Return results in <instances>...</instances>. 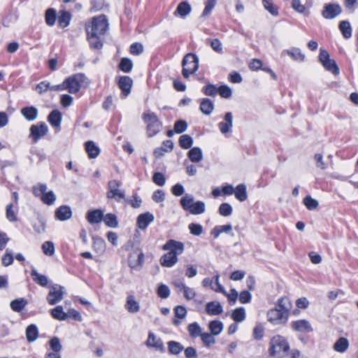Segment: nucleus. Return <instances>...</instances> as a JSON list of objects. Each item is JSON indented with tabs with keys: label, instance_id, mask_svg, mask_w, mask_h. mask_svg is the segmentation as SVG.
<instances>
[{
	"label": "nucleus",
	"instance_id": "1",
	"mask_svg": "<svg viewBox=\"0 0 358 358\" xmlns=\"http://www.w3.org/2000/svg\"><path fill=\"white\" fill-rule=\"evenodd\" d=\"M89 84L87 78L84 73H78L66 78L62 84L53 85L52 91L67 90L71 94H76L81 87H86Z\"/></svg>",
	"mask_w": 358,
	"mask_h": 358
},
{
	"label": "nucleus",
	"instance_id": "2",
	"mask_svg": "<svg viewBox=\"0 0 358 358\" xmlns=\"http://www.w3.org/2000/svg\"><path fill=\"white\" fill-rule=\"evenodd\" d=\"M290 350L287 338L281 335L273 336L269 342L268 353L271 357L282 358Z\"/></svg>",
	"mask_w": 358,
	"mask_h": 358
},
{
	"label": "nucleus",
	"instance_id": "3",
	"mask_svg": "<svg viewBox=\"0 0 358 358\" xmlns=\"http://www.w3.org/2000/svg\"><path fill=\"white\" fill-rule=\"evenodd\" d=\"M108 28V19L104 15L93 17L90 22L85 24L87 34H92L94 36L103 35Z\"/></svg>",
	"mask_w": 358,
	"mask_h": 358
},
{
	"label": "nucleus",
	"instance_id": "4",
	"mask_svg": "<svg viewBox=\"0 0 358 358\" xmlns=\"http://www.w3.org/2000/svg\"><path fill=\"white\" fill-rule=\"evenodd\" d=\"M180 204L184 210L189 211L192 215H201L206 210L205 203L202 201L194 202V196L189 194L180 199Z\"/></svg>",
	"mask_w": 358,
	"mask_h": 358
},
{
	"label": "nucleus",
	"instance_id": "5",
	"mask_svg": "<svg viewBox=\"0 0 358 358\" xmlns=\"http://www.w3.org/2000/svg\"><path fill=\"white\" fill-rule=\"evenodd\" d=\"M142 120L146 124L147 134L149 137H153L160 132L162 123L154 112H144Z\"/></svg>",
	"mask_w": 358,
	"mask_h": 358
},
{
	"label": "nucleus",
	"instance_id": "6",
	"mask_svg": "<svg viewBox=\"0 0 358 358\" xmlns=\"http://www.w3.org/2000/svg\"><path fill=\"white\" fill-rule=\"evenodd\" d=\"M182 74L185 78H188L191 74H194L199 69V57L195 53H187L182 61Z\"/></svg>",
	"mask_w": 358,
	"mask_h": 358
},
{
	"label": "nucleus",
	"instance_id": "7",
	"mask_svg": "<svg viewBox=\"0 0 358 358\" xmlns=\"http://www.w3.org/2000/svg\"><path fill=\"white\" fill-rule=\"evenodd\" d=\"M46 190L47 185L41 183L38 187H33V194L35 196L40 197L45 204L51 206L55 203L56 196L52 191L46 192Z\"/></svg>",
	"mask_w": 358,
	"mask_h": 358
},
{
	"label": "nucleus",
	"instance_id": "8",
	"mask_svg": "<svg viewBox=\"0 0 358 358\" xmlns=\"http://www.w3.org/2000/svg\"><path fill=\"white\" fill-rule=\"evenodd\" d=\"M145 255L141 250H135L130 252L128 255V266L132 270L140 271L144 264Z\"/></svg>",
	"mask_w": 358,
	"mask_h": 358
},
{
	"label": "nucleus",
	"instance_id": "9",
	"mask_svg": "<svg viewBox=\"0 0 358 358\" xmlns=\"http://www.w3.org/2000/svg\"><path fill=\"white\" fill-rule=\"evenodd\" d=\"M319 61L327 71L334 75H338L340 73L336 61L330 58V55L326 50L320 49Z\"/></svg>",
	"mask_w": 358,
	"mask_h": 358
},
{
	"label": "nucleus",
	"instance_id": "10",
	"mask_svg": "<svg viewBox=\"0 0 358 358\" xmlns=\"http://www.w3.org/2000/svg\"><path fill=\"white\" fill-rule=\"evenodd\" d=\"M268 321L273 324H284L287 323L289 314L278 308L270 309L267 313Z\"/></svg>",
	"mask_w": 358,
	"mask_h": 358
},
{
	"label": "nucleus",
	"instance_id": "11",
	"mask_svg": "<svg viewBox=\"0 0 358 358\" xmlns=\"http://www.w3.org/2000/svg\"><path fill=\"white\" fill-rule=\"evenodd\" d=\"M115 82L117 87L121 90L122 97H127L131 92L133 86L132 78L128 76H120L115 78Z\"/></svg>",
	"mask_w": 358,
	"mask_h": 358
},
{
	"label": "nucleus",
	"instance_id": "12",
	"mask_svg": "<svg viewBox=\"0 0 358 358\" xmlns=\"http://www.w3.org/2000/svg\"><path fill=\"white\" fill-rule=\"evenodd\" d=\"M342 13L341 6L337 3H325L322 10V16L327 20L336 18Z\"/></svg>",
	"mask_w": 358,
	"mask_h": 358
},
{
	"label": "nucleus",
	"instance_id": "13",
	"mask_svg": "<svg viewBox=\"0 0 358 358\" xmlns=\"http://www.w3.org/2000/svg\"><path fill=\"white\" fill-rule=\"evenodd\" d=\"M64 287L54 285L47 296V301L50 305H55L62 300L64 292L63 291Z\"/></svg>",
	"mask_w": 358,
	"mask_h": 358
},
{
	"label": "nucleus",
	"instance_id": "14",
	"mask_svg": "<svg viewBox=\"0 0 358 358\" xmlns=\"http://www.w3.org/2000/svg\"><path fill=\"white\" fill-rule=\"evenodd\" d=\"M29 130L30 137L32 138L34 143H37L41 137L47 134L48 131V127L45 122H41L37 124L31 125Z\"/></svg>",
	"mask_w": 358,
	"mask_h": 358
},
{
	"label": "nucleus",
	"instance_id": "15",
	"mask_svg": "<svg viewBox=\"0 0 358 358\" xmlns=\"http://www.w3.org/2000/svg\"><path fill=\"white\" fill-rule=\"evenodd\" d=\"M162 250L176 254L178 256L183 253L185 250V245L180 241H176L174 239L168 240L164 245L162 246Z\"/></svg>",
	"mask_w": 358,
	"mask_h": 358
},
{
	"label": "nucleus",
	"instance_id": "16",
	"mask_svg": "<svg viewBox=\"0 0 358 358\" xmlns=\"http://www.w3.org/2000/svg\"><path fill=\"white\" fill-rule=\"evenodd\" d=\"M145 345L147 347L153 348L162 353L166 351L162 340L160 338H157L155 334L151 331L148 334Z\"/></svg>",
	"mask_w": 358,
	"mask_h": 358
},
{
	"label": "nucleus",
	"instance_id": "17",
	"mask_svg": "<svg viewBox=\"0 0 358 358\" xmlns=\"http://www.w3.org/2000/svg\"><path fill=\"white\" fill-rule=\"evenodd\" d=\"M290 326L294 331L301 333H310L313 331L309 321L305 319L293 321Z\"/></svg>",
	"mask_w": 358,
	"mask_h": 358
},
{
	"label": "nucleus",
	"instance_id": "18",
	"mask_svg": "<svg viewBox=\"0 0 358 358\" xmlns=\"http://www.w3.org/2000/svg\"><path fill=\"white\" fill-rule=\"evenodd\" d=\"M233 127V115L231 112H227L224 115V120L218 123V128L222 134H227L231 131Z\"/></svg>",
	"mask_w": 358,
	"mask_h": 358
},
{
	"label": "nucleus",
	"instance_id": "19",
	"mask_svg": "<svg viewBox=\"0 0 358 358\" xmlns=\"http://www.w3.org/2000/svg\"><path fill=\"white\" fill-rule=\"evenodd\" d=\"M155 220L153 214L146 212L138 215L136 220V224L141 229H145L149 224Z\"/></svg>",
	"mask_w": 358,
	"mask_h": 358
},
{
	"label": "nucleus",
	"instance_id": "20",
	"mask_svg": "<svg viewBox=\"0 0 358 358\" xmlns=\"http://www.w3.org/2000/svg\"><path fill=\"white\" fill-rule=\"evenodd\" d=\"M206 313L209 315H219L223 312V307L220 302L213 301L206 303L205 306Z\"/></svg>",
	"mask_w": 358,
	"mask_h": 358
},
{
	"label": "nucleus",
	"instance_id": "21",
	"mask_svg": "<svg viewBox=\"0 0 358 358\" xmlns=\"http://www.w3.org/2000/svg\"><path fill=\"white\" fill-rule=\"evenodd\" d=\"M86 219L91 224L100 223L103 219V213L100 209L88 210L86 213Z\"/></svg>",
	"mask_w": 358,
	"mask_h": 358
},
{
	"label": "nucleus",
	"instance_id": "22",
	"mask_svg": "<svg viewBox=\"0 0 358 358\" xmlns=\"http://www.w3.org/2000/svg\"><path fill=\"white\" fill-rule=\"evenodd\" d=\"M55 217L59 221H66L72 217V210L69 206H62L56 209Z\"/></svg>",
	"mask_w": 358,
	"mask_h": 358
},
{
	"label": "nucleus",
	"instance_id": "23",
	"mask_svg": "<svg viewBox=\"0 0 358 358\" xmlns=\"http://www.w3.org/2000/svg\"><path fill=\"white\" fill-rule=\"evenodd\" d=\"M214 102L209 98H202L199 101V110L206 115H210L214 110Z\"/></svg>",
	"mask_w": 358,
	"mask_h": 358
},
{
	"label": "nucleus",
	"instance_id": "24",
	"mask_svg": "<svg viewBox=\"0 0 358 358\" xmlns=\"http://www.w3.org/2000/svg\"><path fill=\"white\" fill-rule=\"evenodd\" d=\"M191 5L187 1H183L178 3L173 15L175 16H180L182 18H185L191 13Z\"/></svg>",
	"mask_w": 358,
	"mask_h": 358
},
{
	"label": "nucleus",
	"instance_id": "25",
	"mask_svg": "<svg viewBox=\"0 0 358 358\" xmlns=\"http://www.w3.org/2000/svg\"><path fill=\"white\" fill-rule=\"evenodd\" d=\"M178 260V258L176 254L168 252L161 257L159 262L162 266L171 268L177 263Z\"/></svg>",
	"mask_w": 358,
	"mask_h": 358
},
{
	"label": "nucleus",
	"instance_id": "26",
	"mask_svg": "<svg viewBox=\"0 0 358 358\" xmlns=\"http://www.w3.org/2000/svg\"><path fill=\"white\" fill-rule=\"evenodd\" d=\"M287 54L293 60L299 62H304L305 55L301 52V50L299 48H291L289 49L282 50L281 55Z\"/></svg>",
	"mask_w": 358,
	"mask_h": 358
},
{
	"label": "nucleus",
	"instance_id": "27",
	"mask_svg": "<svg viewBox=\"0 0 358 358\" xmlns=\"http://www.w3.org/2000/svg\"><path fill=\"white\" fill-rule=\"evenodd\" d=\"M22 115L29 122L34 121L38 117V109L35 106H26L20 110Z\"/></svg>",
	"mask_w": 358,
	"mask_h": 358
},
{
	"label": "nucleus",
	"instance_id": "28",
	"mask_svg": "<svg viewBox=\"0 0 358 358\" xmlns=\"http://www.w3.org/2000/svg\"><path fill=\"white\" fill-rule=\"evenodd\" d=\"M187 157L192 163H199L203 159V152L199 147L189 148Z\"/></svg>",
	"mask_w": 358,
	"mask_h": 358
},
{
	"label": "nucleus",
	"instance_id": "29",
	"mask_svg": "<svg viewBox=\"0 0 358 358\" xmlns=\"http://www.w3.org/2000/svg\"><path fill=\"white\" fill-rule=\"evenodd\" d=\"M62 120V113L59 110L55 109L48 116V121L55 128L59 127Z\"/></svg>",
	"mask_w": 358,
	"mask_h": 358
},
{
	"label": "nucleus",
	"instance_id": "30",
	"mask_svg": "<svg viewBox=\"0 0 358 358\" xmlns=\"http://www.w3.org/2000/svg\"><path fill=\"white\" fill-rule=\"evenodd\" d=\"M134 63L129 57H122L117 64L118 70L124 73H129L132 71Z\"/></svg>",
	"mask_w": 358,
	"mask_h": 358
},
{
	"label": "nucleus",
	"instance_id": "31",
	"mask_svg": "<svg viewBox=\"0 0 358 358\" xmlns=\"http://www.w3.org/2000/svg\"><path fill=\"white\" fill-rule=\"evenodd\" d=\"M85 147L88 157L90 159L96 158L100 153L99 148L92 141L85 142Z\"/></svg>",
	"mask_w": 358,
	"mask_h": 358
},
{
	"label": "nucleus",
	"instance_id": "32",
	"mask_svg": "<svg viewBox=\"0 0 358 358\" xmlns=\"http://www.w3.org/2000/svg\"><path fill=\"white\" fill-rule=\"evenodd\" d=\"M31 276L33 280L42 287H46L48 284V279L46 275L38 273L34 267L31 268Z\"/></svg>",
	"mask_w": 358,
	"mask_h": 358
},
{
	"label": "nucleus",
	"instance_id": "33",
	"mask_svg": "<svg viewBox=\"0 0 358 358\" xmlns=\"http://www.w3.org/2000/svg\"><path fill=\"white\" fill-rule=\"evenodd\" d=\"M125 308L130 313H136L140 310V305L135 299L134 296L129 295L127 297Z\"/></svg>",
	"mask_w": 358,
	"mask_h": 358
},
{
	"label": "nucleus",
	"instance_id": "34",
	"mask_svg": "<svg viewBox=\"0 0 358 358\" xmlns=\"http://www.w3.org/2000/svg\"><path fill=\"white\" fill-rule=\"evenodd\" d=\"M349 341L345 337H339L333 345V349L337 352L343 353L349 348Z\"/></svg>",
	"mask_w": 358,
	"mask_h": 358
},
{
	"label": "nucleus",
	"instance_id": "35",
	"mask_svg": "<svg viewBox=\"0 0 358 358\" xmlns=\"http://www.w3.org/2000/svg\"><path fill=\"white\" fill-rule=\"evenodd\" d=\"M232 230V226L231 224H227L224 225H216L213 229L210 231V235L214 237V238H217L222 233L228 234Z\"/></svg>",
	"mask_w": 358,
	"mask_h": 358
},
{
	"label": "nucleus",
	"instance_id": "36",
	"mask_svg": "<svg viewBox=\"0 0 358 358\" xmlns=\"http://www.w3.org/2000/svg\"><path fill=\"white\" fill-rule=\"evenodd\" d=\"M234 189L235 192L234 194L237 200L243 202L248 199L247 187L245 184L241 183L238 185Z\"/></svg>",
	"mask_w": 358,
	"mask_h": 358
},
{
	"label": "nucleus",
	"instance_id": "37",
	"mask_svg": "<svg viewBox=\"0 0 358 358\" xmlns=\"http://www.w3.org/2000/svg\"><path fill=\"white\" fill-rule=\"evenodd\" d=\"M338 29L341 32L343 36L345 39H348L351 38L352 33V29L351 27V24L349 21L348 20H342L339 22L338 24Z\"/></svg>",
	"mask_w": 358,
	"mask_h": 358
},
{
	"label": "nucleus",
	"instance_id": "38",
	"mask_svg": "<svg viewBox=\"0 0 358 358\" xmlns=\"http://www.w3.org/2000/svg\"><path fill=\"white\" fill-rule=\"evenodd\" d=\"M208 329L210 333H211L213 335L218 336L222 331L224 329V324L220 320H211L208 323Z\"/></svg>",
	"mask_w": 358,
	"mask_h": 358
},
{
	"label": "nucleus",
	"instance_id": "39",
	"mask_svg": "<svg viewBox=\"0 0 358 358\" xmlns=\"http://www.w3.org/2000/svg\"><path fill=\"white\" fill-rule=\"evenodd\" d=\"M26 338L29 343L35 341L38 336V331L36 324H30L26 329Z\"/></svg>",
	"mask_w": 358,
	"mask_h": 358
},
{
	"label": "nucleus",
	"instance_id": "40",
	"mask_svg": "<svg viewBox=\"0 0 358 358\" xmlns=\"http://www.w3.org/2000/svg\"><path fill=\"white\" fill-rule=\"evenodd\" d=\"M167 347L169 352L173 355H178L184 350V346L180 342L175 341H169Z\"/></svg>",
	"mask_w": 358,
	"mask_h": 358
},
{
	"label": "nucleus",
	"instance_id": "41",
	"mask_svg": "<svg viewBox=\"0 0 358 358\" xmlns=\"http://www.w3.org/2000/svg\"><path fill=\"white\" fill-rule=\"evenodd\" d=\"M187 331L189 336L193 338L201 337V335L203 334L201 327L196 322L189 324L187 326Z\"/></svg>",
	"mask_w": 358,
	"mask_h": 358
},
{
	"label": "nucleus",
	"instance_id": "42",
	"mask_svg": "<svg viewBox=\"0 0 358 358\" xmlns=\"http://www.w3.org/2000/svg\"><path fill=\"white\" fill-rule=\"evenodd\" d=\"M27 301L24 298H18L11 301L10 308L17 313L21 312L27 306Z\"/></svg>",
	"mask_w": 358,
	"mask_h": 358
},
{
	"label": "nucleus",
	"instance_id": "43",
	"mask_svg": "<svg viewBox=\"0 0 358 358\" xmlns=\"http://www.w3.org/2000/svg\"><path fill=\"white\" fill-rule=\"evenodd\" d=\"M120 185V181L113 180V199L117 202H121L125 199L124 191L118 189Z\"/></svg>",
	"mask_w": 358,
	"mask_h": 358
},
{
	"label": "nucleus",
	"instance_id": "44",
	"mask_svg": "<svg viewBox=\"0 0 358 358\" xmlns=\"http://www.w3.org/2000/svg\"><path fill=\"white\" fill-rule=\"evenodd\" d=\"M245 310L243 307H238L235 308L231 315V319L237 323H240L245 319Z\"/></svg>",
	"mask_w": 358,
	"mask_h": 358
},
{
	"label": "nucleus",
	"instance_id": "45",
	"mask_svg": "<svg viewBox=\"0 0 358 358\" xmlns=\"http://www.w3.org/2000/svg\"><path fill=\"white\" fill-rule=\"evenodd\" d=\"M178 143L181 148L188 150L192 148L194 143V140L190 135L183 134L180 136Z\"/></svg>",
	"mask_w": 358,
	"mask_h": 358
},
{
	"label": "nucleus",
	"instance_id": "46",
	"mask_svg": "<svg viewBox=\"0 0 358 358\" xmlns=\"http://www.w3.org/2000/svg\"><path fill=\"white\" fill-rule=\"evenodd\" d=\"M71 20V15L69 11L63 10L60 13L58 17V25L61 28H65L69 26Z\"/></svg>",
	"mask_w": 358,
	"mask_h": 358
},
{
	"label": "nucleus",
	"instance_id": "47",
	"mask_svg": "<svg viewBox=\"0 0 358 358\" xmlns=\"http://www.w3.org/2000/svg\"><path fill=\"white\" fill-rule=\"evenodd\" d=\"M218 87L212 83H208L201 88V92L208 96L215 97L217 94Z\"/></svg>",
	"mask_w": 358,
	"mask_h": 358
},
{
	"label": "nucleus",
	"instance_id": "48",
	"mask_svg": "<svg viewBox=\"0 0 358 358\" xmlns=\"http://www.w3.org/2000/svg\"><path fill=\"white\" fill-rule=\"evenodd\" d=\"M87 36L92 48L99 50L102 48L103 43L101 40V36H94L92 34H87Z\"/></svg>",
	"mask_w": 358,
	"mask_h": 358
},
{
	"label": "nucleus",
	"instance_id": "49",
	"mask_svg": "<svg viewBox=\"0 0 358 358\" xmlns=\"http://www.w3.org/2000/svg\"><path fill=\"white\" fill-rule=\"evenodd\" d=\"M45 22L48 26H53L57 19V13L54 8H48L45 15Z\"/></svg>",
	"mask_w": 358,
	"mask_h": 358
},
{
	"label": "nucleus",
	"instance_id": "50",
	"mask_svg": "<svg viewBox=\"0 0 358 358\" xmlns=\"http://www.w3.org/2000/svg\"><path fill=\"white\" fill-rule=\"evenodd\" d=\"M66 313L64 312L63 308L61 306H57L51 310V315L52 317L60 321L66 320Z\"/></svg>",
	"mask_w": 358,
	"mask_h": 358
},
{
	"label": "nucleus",
	"instance_id": "51",
	"mask_svg": "<svg viewBox=\"0 0 358 358\" xmlns=\"http://www.w3.org/2000/svg\"><path fill=\"white\" fill-rule=\"evenodd\" d=\"M262 4L264 8L273 16H278L279 15L278 8L273 4L272 0H262Z\"/></svg>",
	"mask_w": 358,
	"mask_h": 358
},
{
	"label": "nucleus",
	"instance_id": "52",
	"mask_svg": "<svg viewBox=\"0 0 358 358\" xmlns=\"http://www.w3.org/2000/svg\"><path fill=\"white\" fill-rule=\"evenodd\" d=\"M303 203L309 210H313L319 206V202L316 199L312 198L310 195H307L303 199Z\"/></svg>",
	"mask_w": 358,
	"mask_h": 358
},
{
	"label": "nucleus",
	"instance_id": "53",
	"mask_svg": "<svg viewBox=\"0 0 358 358\" xmlns=\"http://www.w3.org/2000/svg\"><path fill=\"white\" fill-rule=\"evenodd\" d=\"M232 212L233 208L229 203H222L219 206L218 213L223 217H228L231 215Z\"/></svg>",
	"mask_w": 358,
	"mask_h": 358
},
{
	"label": "nucleus",
	"instance_id": "54",
	"mask_svg": "<svg viewBox=\"0 0 358 358\" xmlns=\"http://www.w3.org/2000/svg\"><path fill=\"white\" fill-rule=\"evenodd\" d=\"M188 127L187 122L184 120H178L175 122L173 129L176 134H180L185 132Z\"/></svg>",
	"mask_w": 358,
	"mask_h": 358
},
{
	"label": "nucleus",
	"instance_id": "55",
	"mask_svg": "<svg viewBox=\"0 0 358 358\" xmlns=\"http://www.w3.org/2000/svg\"><path fill=\"white\" fill-rule=\"evenodd\" d=\"M157 294L161 299H166L170 296L171 291L166 285L161 283L157 289Z\"/></svg>",
	"mask_w": 358,
	"mask_h": 358
},
{
	"label": "nucleus",
	"instance_id": "56",
	"mask_svg": "<svg viewBox=\"0 0 358 358\" xmlns=\"http://www.w3.org/2000/svg\"><path fill=\"white\" fill-rule=\"evenodd\" d=\"M217 94L222 98L229 99L232 95V90L227 85L223 84L218 87Z\"/></svg>",
	"mask_w": 358,
	"mask_h": 358
},
{
	"label": "nucleus",
	"instance_id": "57",
	"mask_svg": "<svg viewBox=\"0 0 358 358\" xmlns=\"http://www.w3.org/2000/svg\"><path fill=\"white\" fill-rule=\"evenodd\" d=\"M264 335V327L262 323H258L253 329L252 336L257 341H260Z\"/></svg>",
	"mask_w": 358,
	"mask_h": 358
},
{
	"label": "nucleus",
	"instance_id": "58",
	"mask_svg": "<svg viewBox=\"0 0 358 358\" xmlns=\"http://www.w3.org/2000/svg\"><path fill=\"white\" fill-rule=\"evenodd\" d=\"M277 308L279 310H282L283 311H286L289 313V308L291 307V303L289 301V298L287 297H281L278 300Z\"/></svg>",
	"mask_w": 358,
	"mask_h": 358
},
{
	"label": "nucleus",
	"instance_id": "59",
	"mask_svg": "<svg viewBox=\"0 0 358 358\" xmlns=\"http://www.w3.org/2000/svg\"><path fill=\"white\" fill-rule=\"evenodd\" d=\"M214 336L211 333L204 332L201 335V340L203 345L208 348L215 343Z\"/></svg>",
	"mask_w": 358,
	"mask_h": 358
},
{
	"label": "nucleus",
	"instance_id": "60",
	"mask_svg": "<svg viewBox=\"0 0 358 358\" xmlns=\"http://www.w3.org/2000/svg\"><path fill=\"white\" fill-rule=\"evenodd\" d=\"M143 45L139 42L133 43L129 47V52L132 55L138 56L143 52Z\"/></svg>",
	"mask_w": 358,
	"mask_h": 358
},
{
	"label": "nucleus",
	"instance_id": "61",
	"mask_svg": "<svg viewBox=\"0 0 358 358\" xmlns=\"http://www.w3.org/2000/svg\"><path fill=\"white\" fill-rule=\"evenodd\" d=\"M50 349L52 352H56L60 353L62 350V345L61 344L60 340L58 337H53L49 341Z\"/></svg>",
	"mask_w": 358,
	"mask_h": 358
},
{
	"label": "nucleus",
	"instance_id": "62",
	"mask_svg": "<svg viewBox=\"0 0 358 358\" xmlns=\"http://www.w3.org/2000/svg\"><path fill=\"white\" fill-rule=\"evenodd\" d=\"M188 229L194 236H199L203 232V227L201 224L192 222L188 225Z\"/></svg>",
	"mask_w": 358,
	"mask_h": 358
},
{
	"label": "nucleus",
	"instance_id": "63",
	"mask_svg": "<svg viewBox=\"0 0 358 358\" xmlns=\"http://www.w3.org/2000/svg\"><path fill=\"white\" fill-rule=\"evenodd\" d=\"M43 253L48 256H52L55 253V245L51 241H45L42 245Z\"/></svg>",
	"mask_w": 358,
	"mask_h": 358
},
{
	"label": "nucleus",
	"instance_id": "64",
	"mask_svg": "<svg viewBox=\"0 0 358 358\" xmlns=\"http://www.w3.org/2000/svg\"><path fill=\"white\" fill-rule=\"evenodd\" d=\"M14 257L10 250L7 249L5 254L2 256L1 262L3 266H8L13 263Z\"/></svg>",
	"mask_w": 358,
	"mask_h": 358
}]
</instances>
